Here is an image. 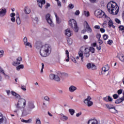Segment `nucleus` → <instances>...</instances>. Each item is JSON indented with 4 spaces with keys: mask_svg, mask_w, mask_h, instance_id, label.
Masks as SVG:
<instances>
[{
    "mask_svg": "<svg viewBox=\"0 0 124 124\" xmlns=\"http://www.w3.org/2000/svg\"><path fill=\"white\" fill-rule=\"evenodd\" d=\"M67 41L68 44L69 45H71V44H72V39H68L67 40Z\"/></svg>",
    "mask_w": 124,
    "mask_h": 124,
    "instance_id": "nucleus-39",
    "label": "nucleus"
},
{
    "mask_svg": "<svg viewBox=\"0 0 124 124\" xmlns=\"http://www.w3.org/2000/svg\"><path fill=\"white\" fill-rule=\"evenodd\" d=\"M84 25L86 27V29L87 30L88 32L91 33L93 31L92 30V28H91V27H90V25L88 23V22L85 21Z\"/></svg>",
    "mask_w": 124,
    "mask_h": 124,
    "instance_id": "nucleus-16",
    "label": "nucleus"
},
{
    "mask_svg": "<svg viewBox=\"0 0 124 124\" xmlns=\"http://www.w3.org/2000/svg\"><path fill=\"white\" fill-rule=\"evenodd\" d=\"M88 86H89L90 88H95L96 87L95 84L91 80L88 81Z\"/></svg>",
    "mask_w": 124,
    "mask_h": 124,
    "instance_id": "nucleus-21",
    "label": "nucleus"
},
{
    "mask_svg": "<svg viewBox=\"0 0 124 124\" xmlns=\"http://www.w3.org/2000/svg\"><path fill=\"white\" fill-rule=\"evenodd\" d=\"M16 70L19 71L20 69H24V65L23 64L19 65L16 67Z\"/></svg>",
    "mask_w": 124,
    "mask_h": 124,
    "instance_id": "nucleus-27",
    "label": "nucleus"
},
{
    "mask_svg": "<svg viewBox=\"0 0 124 124\" xmlns=\"http://www.w3.org/2000/svg\"><path fill=\"white\" fill-rule=\"evenodd\" d=\"M2 74H3L4 76L6 79H9V78H10L9 76L5 74L4 72L3 73H2Z\"/></svg>",
    "mask_w": 124,
    "mask_h": 124,
    "instance_id": "nucleus-44",
    "label": "nucleus"
},
{
    "mask_svg": "<svg viewBox=\"0 0 124 124\" xmlns=\"http://www.w3.org/2000/svg\"><path fill=\"white\" fill-rule=\"evenodd\" d=\"M113 97L114 99H117V98H119V95L117 94H114L113 95Z\"/></svg>",
    "mask_w": 124,
    "mask_h": 124,
    "instance_id": "nucleus-45",
    "label": "nucleus"
},
{
    "mask_svg": "<svg viewBox=\"0 0 124 124\" xmlns=\"http://www.w3.org/2000/svg\"><path fill=\"white\" fill-rule=\"evenodd\" d=\"M36 49L40 50V55L42 57H47L51 54L52 48L49 45L43 46L42 44L39 43L36 45Z\"/></svg>",
    "mask_w": 124,
    "mask_h": 124,
    "instance_id": "nucleus-1",
    "label": "nucleus"
},
{
    "mask_svg": "<svg viewBox=\"0 0 124 124\" xmlns=\"http://www.w3.org/2000/svg\"><path fill=\"white\" fill-rule=\"evenodd\" d=\"M24 12L25 14H30V13H31V9L26 7L24 10Z\"/></svg>",
    "mask_w": 124,
    "mask_h": 124,
    "instance_id": "nucleus-28",
    "label": "nucleus"
},
{
    "mask_svg": "<svg viewBox=\"0 0 124 124\" xmlns=\"http://www.w3.org/2000/svg\"><path fill=\"white\" fill-rule=\"evenodd\" d=\"M11 20L12 21V22H13V23H15V22L16 21L15 17H12L11 18Z\"/></svg>",
    "mask_w": 124,
    "mask_h": 124,
    "instance_id": "nucleus-61",
    "label": "nucleus"
},
{
    "mask_svg": "<svg viewBox=\"0 0 124 124\" xmlns=\"http://www.w3.org/2000/svg\"><path fill=\"white\" fill-rule=\"evenodd\" d=\"M115 21L117 24H121V20L118 18H115Z\"/></svg>",
    "mask_w": 124,
    "mask_h": 124,
    "instance_id": "nucleus-52",
    "label": "nucleus"
},
{
    "mask_svg": "<svg viewBox=\"0 0 124 124\" xmlns=\"http://www.w3.org/2000/svg\"><path fill=\"white\" fill-rule=\"evenodd\" d=\"M31 119H29V120H26V124H31Z\"/></svg>",
    "mask_w": 124,
    "mask_h": 124,
    "instance_id": "nucleus-54",
    "label": "nucleus"
},
{
    "mask_svg": "<svg viewBox=\"0 0 124 124\" xmlns=\"http://www.w3.org/2000/svg\"><path fill=\"white\" fill-rule=\"evenodd\" d=\"M98 42L99 44V45H101L103 43V41H102L100 39L98 40Z\"/></svg>",
    "mask_w": 124,
    "mask_h": 124,
    "instance_id": "nucleus-56",
    "label": "nucleus"
},
{
    "mask_svg": "<svg viewBox=\"0 0 124 124\" xmlns=\"http://www.w3.org/2000/svg\"><path fill=\"white\" fill-rule=\"evenodd\" d=\"M23 42L24 44H25V43L28 42V38H27V37H25L23 39Z\"/></svg>",
    "mask_w": 124,
    "mask_h": 124,
    "instance_id": "nucleus-49",
    "label": "nucleus"
},
{
    "mask_svg": "<svg viewBox=\"0 0 124 124\" xmlns=\"http://www.w3.org/2000/svg\"><path fill=\"white\" fill-rule=\"evenodd\" d=\"M95 16L97 17V18H102L103 16H104V12L100 10H97L94 13Z\"/></svg>",
    "mask_w": 124,
    "mask_h": 124,
    "instance_id": "nucleus-9",
    "label": "nucleus"
},
{
    "mask_svg": "<svg viewBox=\"0 0 124 124\" xmlns=\"http://www.w3.org/2000/svg\"><path fill=\"white\" fill-rule=\"evenodd\" d=\"M108 11L112 15H117L119 13V6L114 1L109 2L107 6Z\"/></svg>",
    "mask_w": 124,
    "mask_h": 124,
    "instance_id": "nucleus-3",
    "label": "nucleus"
},
{
    "mask_svg": "<svg viewBox=\"0 0 124 124\" xmlns=\"http://www.w3.org/2000/svg\"><path fill=\"white\" fill-rule=\"evenodd\" d=\"M69 112L70 113V115H71V116H73V115H74V113H75V110L72 108H70L69 109Z\"/></svg>",
    "mask_w": 124,
    "mask_h": 124,
    "instance_id": "nucleus-29",
    "label": "nucleus"
},
{
    "mask_svg": "<svg viewBox=\"0 0 124 124\" xmlns=\"http://www.w3.org/2000/svg\"><path fill=\"white\" fill-rule=\"evenodd\" d=\"M37 5L40 7V8L42 9L43 4L46 3L45 0H36Z\"/></svg>",
    "mask_w": 124,
    "mask_h": 124,
    "instance_id": "nucleus-12",
    "label": "nucleus"
},
{
    "mask_svg": "<svg viewBox=\"0 0 124 124\" xmlns=\"http://www.w3.org/2000/svg\"><path fill=\"white\" fill-rule=\"evenodd\" d=\"M44 68V63H42V68L41 70V73H42V72H43V69Z\"/></svg>",
    "mask_w": 124,
    "mask_h": 124,
    "instance_id": "nucleus-58",
    "label": "nucleus"
},
{
    "mask_svg": "<svg viewBox=\"0 0 124 124\" xmlns=\"http://www.w3.org/2000/svg\"><path fill=\"white\" fill-rule=\"evenodd\" d=\"M36 124H41V121L39 118L36 119Z\"/></svg>",
    "mask_w": 124,
    "mask_h": 124,
    "instance_id": "nucleus-40",
    "label": "nucleus"
},
{
    "mask_svg": "<svg viewBox=\"0 0 124 124\" xmlns=\"http://www.w3.org/2000/svg\"><path fill=\"white\" fill-rule=\"evenodd\" d=\"M2 74H3L4 76L6 79H9V78H10L9 76L5 74L4 72L3 73H2Z\"/></svg>",
    "mask_w": 124,
    "mask_h": 124,
    "instance_id": "nucleus-43",
    "label": "nucleus"
},
{
    "mask_svg": "<svg viewBox=\"0 0 124 124\" xmlns=\"http://www.w3.org/2000/svg\"><path fill=\"white\" fill-rule=\"evenodd\" d=\"M109 112H111V113H113V114H116V113H118V110L116 109V108L114 106L109 109Z\"/></svg>",
    "mask_w": 124,
    "mask_h": 124,
    "instance_id": "nucleus-24",
    "label": "nucleus"
},
{
    "mask_svg": "<svg viewBox=\"0 0 124 124\" xmlns=\"http://www.w3.org/2000/svg\"><path fill=\"white\" fill-rule=\"evenodd\" d=\"M113 43V41L112 40H108V44H109V45H112V44Z\"/></svg>",
    "mask_w": 124,
    "mask_h": 124,
    "instance_id": "nucleus-51",
    "label": "nucleus"
},
{
    "mask_svg": "<svg viewBox=\"0 0 124 124\" xmlns=\"http://www.w3.org/2000/svg\"><path fill=\"white\" fill-rule=\"evenodd\" d=\"M88 124H98V121L96 119H90L87 122Z\"/></svg>",
    "mask_w": 124,
    "mask_h": 124,
    "instance_id": "nucleus-19",
    "label": "nucleus"
},
{
    "mask_svg": "<svg viewBox=\"0 0 124 124\" xmlns=\"http://www.w3.org/2000/svg\"><path fill=\"white\" fill-rule=\"evenodd\" d=\"M91 100L92 98L91 96H88L84 101V103H85V105H87L88 107H91V106H93V101H91Z\"/></svg>",
    "mask_w": 124,
    "mask_h": 124,
    "instance_id": "nucleus-8",
    "label": "nucleus"
},
{
    "mask_svg": "<svg viewBox=\"0 0 124 124\" xmlns=\"http://www.w3.org/2000/svg\"><path fill=\"white\" fill-rule=\"evenodd\" d=\"M72 34V32L70 31V29H67L65 30V35L68 36V37H70Z\"/></svg>",
    "mask_w": 124,
    "mask_h": 124,
    "instance_id": "nucleus-17",
    "label": "nucleus"
},
{
    "mask_svg": "<svg viewBox=\"0 0 124 124\" xmlns=\"http://www.w3.org/2000/svg\"><path fill=\"white\" fill-rule=\"evenodd\" d=\"M3 54H4V51L3 50H0V55H2V57H3Z\"/></svg>",
    "mask_w": 124,
    "mask_h": 124,
    "instance_id": "nucleus-62",
    "label": "nucleus"
},
{
    "mask_svg": "<svg viewBox=\"0 0 124 124\" xmlns=\"http://www.w3.org/2000/svg\"><path fill=\"white\" fill-rule=\"evenodd\" d=\"M108 101L111 102L113 100V99L110 96H108Z\"/></svg>",
    "mask_w": 124,
    "mask_h": 124,
    "instance_id": "nucleus-55",
    "label": "nucleus"
},
{
    "mask_svg": "<svg viewBox=\"0 0 124 124\" xmlns=\"http://www.w3.org/2000/svg\"><path fill=\"white\" fill-rule=\"evenodd\" d=\"M107 18H108V21H109L108 23V27L109 28H111V27L113 26V21H112V20H111V19H110V17L107 16Z\"/></svg>",
    "mask_w": 124,
    "mask_h": 124,
    "instance_id": "nucleus-23",
    "label": "nucleus"
},
{
    "mask_svg": "<svg viewBox=\"0 0 124 124\" xmlns=\"http://www.w3.org/2000/svg\"><path fill=\"white\" fill-rule=\"evenodd\" d=\"M100 31L102 33L105 32V29H104L103 28H101L100 29Z\"/></svg>",
    "mask_w": 124,
    "mask_h": 124,
    "instance_id": "nucleus-64",
    "label": "nucleus"
},
{
    "mask_svg": "<svg viewBox=\"0 0 124 124\" xmlns=\"http://www.w3.org/2000/svg\"><path fill=\"white\" fill-rule=\"evenodd\" d=\"M123 101H124V96L119 99L116 100L115 103L116 104H120V103L123 102Z\"/></svg>",
    "mask_w": 124,
    "mask_h": 124,
    "instance_id": "nucleus-22",
    "label": "nucleus"
},
{
    "mask_svg": "<svg viewBox=\"0 0 124 124\" xmlns=\"http://www.w3.org/2000/svg\"><path fill=\"white\" fill-rule=\"evenodd\" d=\"M27 115H28V112H27L26 110H23L22 112V116H27Z\"/></svg>",
    "mask_w": 124,
    "mask_h": 124,
    "instance_id": "nucleus-37",
    "label": "nucleus"
},
{
    "mask_svg": "<svg viewBox=\"0 0 124 124\" xmlns=\"http://www.w3.org/2000/svg\"><path fill=\"white\" fill-rule=\"evenodd\" d=\"M11 93L12 95L15 96L16 98H19L17 104H16V108L17 109H24L26 107V99L21 98V96L14 91H12Z\"/></svg>",
    "mask_w": 124,
    "mask_h": 124,
    "instance_id": "nucleus-2",
    "label": "nucleus"
},
{
    "mask_svg": "<svg viewBox=\"0 0 124 124\" xmlns=\"http://www.w3.org/2000/svg\"><path fill=\"white\" fill-rule=\"evenodd\" d=\"M108 37H109V36H108V35L106 34H104L103 35V38L104 40H107V39H108Z\"/></svg>",
    "mask_w": 124,
    "mask_h": 124,
    "instance_id": "nucleus-38",
    "label": "nucleus"
},
{
    "mask_svg": "<svg viewBox=\"0 0 124 124\" xmlns=\"http://www.w3.org/2000/svg\"><path fill=\"white\" fill-rule=\"evenodd\" d=\"M84 55L86 58H89L91 53H90L89 48L85 46H82L80 49V51L78 52V56L81 58L82 62H84Z\"/></svg>",
    "mask_w": 124,
    "mask_h": 124,
    "instance_id": "nucleus-4",
    "label": "nucleus"
},
{
    "mask_svg": "<svg viewBox=\"0 0 124 124\" xmlns=\"http://www.w3.org/2000/svg\"><path fill=\"white\" fill-rule=\"evenodd\" d=\"M119 59L122 62H124V56L123 54H122L121 57H119Z\"/></svg>",
    "mask_w": 124,
    "mask_h": 124,
    "instance_id": "nucleus-36",
    "label": "nucleus"
},
{
    "mask_svg": "<svg viewBox=\"0 0 124 124\" xmlns=\"http://www.w3.org/2000/svg\"><path fill=\"white\" fill-rule=\"evenodd\" d=\"M67 59H66V61L69 62V52H68V50H66L65 51Z\"/></svg>",
    "mask_w": 124,
    "mask_h": 124,
    "instance_id": "nucleus-32",
    "label": "nucleus"
},
{
    "mask_svg": "<svg viewBox=\"0 0 124 124\" xmlns=\"http://www.w3.org/2000/svg\"><path fill=\"white\" fill-rule=\"evenodd\" d=\"M106 106L108 109H109V110L110 109H111V108H113L114 107L113 105L111 104L110 105L107 104L106 105Z\"/></svg>",
    "mask_w": 124,
    "mask_h": 124,
    "instance_id": "nucleus-34",
    "label": "nucleus"
},
{
    "mask_svg": "<svg viewBox=\"0 0 124 124\" xmlns=\"http://www.w3.org/2000/svg\"><path fill=\"white\" fill-rule=\"evenodd\" d=\"M51 6V5L50 4V3H46V5L45 6L46 9H48V7H50V6Z\"/></svg>",
    "mask_w": 124,
    "mask_h": 124,
    "instance_id": "nucleus-47",
    "label": "nucleus"
},
{
    "mask_svg": "<svg viewBox=\"0 0 124 124\" xmlns=\"http://www.w3.org/2000/svg\"><path fill=\"white\" fill-rule=\"evenodd\" d=\"M96 37L98 40L100 39V37H101V35L100 34H97L96 35Z\"/></svg>",
    "mask_w": 124,
    "mask_h": 124,
    "instance_id": "nucleus-60",
    "label": "nucleus"
},
{
    "mask_svg": "<svg viewBox=\"0 0 124 124\" xmlns=\"http://www.w3.org/2000/svg\"><path fill=\"white\" fill-rule=\"evenodd\" d=\"M2 74H3L4 76L6 79H9V78H10L9 76L5 74L4 72L3 73H2Z\"/></svg>",
    "mask_w": 124,
    "mask_h": 124,
    "instance_id": "nucleus-42",
    "label": "nucleus"
},
{
    "mask_svg": "<svg viewBox=\"0 0 124 124\" xmlns=\"http://www.w3.org/2000/svg\"><path fill=\"white\" fill-rule=\"evenodd\" d=\"M68 6L69 8H71V9H72L74 8V5L72 4H70Z\"/></svg>",
    "mask_w": 124,
    "mask_h": 124,
    "instance_id": "nucleus-57",
    "label": "nucleus"
},
{
    "mask_svg": "<svg viewBox=\"0 0 124 124\" xmlns=\"http://www.w3.org/2000/svg\"><path fill=\"white\" fill-rule=\"evenodd\" d=\"M7 120L2 114L0 113V124H6Z\"/></svg>",
    "mask_w": 124,
    "mask_h": 124,
    "instance_id": "nucleus-11",
    "label": "nucleus"
},
{
    "mask_svg": "<svg viewBox=\"0 0 124 124\" xmlns=\"http://www.w3.org/2000/svg\"><path fill=\"white\" fill-rule=\"evenodd\" d=\"M44 99L45 100H46V101H50V98L48 96H45Z\"/></svg>",
    "mask_w": 124,
    "mask_h": 124,
    "instance_id": "nucleus-53",
    "label": "nucleus"
},
{
    "mask_svg": "<svg viewBox=\"0 0 124 124\" xmlns=\"http://www.w3.org/2000/svg\"><path fill=\"white\" fill-rule=\"evenodd\" d=\"M117 93L118 94H122V93H123V90L120 89L118 90Z\"/></svg>",
    "mask_w": 124,
    "mask_h": 124,
    "instance_id": "nucleus-50",
    "label": "nucleus"
},
{
    "mask_svg": "<svg viewBox=\"0 0 124 124\" xmlns=\"http://www.w3.org/2000/svg\"><path fill=\"white\" fill-rule=\"evenodd\" d=\"M69 26L71 27L72 29L75 31V32H78L79 28L77 26V22L74 19H71L69 21Z\"/></svg>",
    "mask_w": 124,
    "mask_h": 124,
    "instance_id": "nucleus-6",
    "label": "nucleus"
},
{
    "mask_svg": "<svg viewBox=\"0 0 124 124\" xmlns=\"http://www.w3.org/2000/svg\"><path fill=\"white\" fill-rule=\"evenodd\" d=\"M119 31H124V26L123 25H121L119 27Z\"/></svg>",
    "mask_w": 124,
    "mask_h": 124,
    "instance_id": "nucleus-46",
    "label": "nucleus"
},
{
    "mask_svg": "<svg viewBox=\"0 0 124 124\" xmlns=\"http://www.w3.org/2000/svg\"><path fill=\"white\" fill-rule=\"evenodd\" d=\"M21 19H20V16H19V15H16V23L17 25H21Z\"/></svg>",
    "mask_w": 124,
    "mask_h": 124,
    "instance_id": "nucleus-25",
    "label": "nucleus"
},
{
    "mask_svg": "<svg viewBox=\"0 0 124 124\" xmlns=\"http://www.w3.org/2000/svg\"><path fill=\"white\" fill-rule=\"evenodd\" d=\"M90 52H91V53H94V48L93 47H90V48H89Z\"/></svg>",
    "mask_w": 124,
    "mask_h": 124,
    "instance_id": "nucleus-41",
    "label": "nucleus"
},
{
    "mask_svg": "<svg viewBox=\"0 0 124 124\" xmlns=\"http://www.w3.org/2000/svg\"><path fill=\"white\" fill-rule=\"evenodd\" d=\"M62 74L61 73H57L56 74H50L49 75V79L50 80H54L56 82H60L61 78H62Z\"/></svg>",
    "mask_w": 124,
    "mask_h": 124,
    "instance_id": "nucleus-5",
    "label": "nucleus"
},
{
    "mask_svg": "<svg viewBox=\"0 0 124 124\" xmlns=\"http://www.w3.org/2000/svg\"><path fill=\"white\" fill-rule=\"evenodd\" d=\"M94 29H96L97 30H99L100 29V26L99 25H96L94 26Z\"/></svg>",
    "mask_w": 124,
    "mask_h": 124,
    "instance_id": "nucleus-63",
    "label": "nucleus"
},
{
    "mask_svg": "<svg viewBox=\"0 0 124 124\" xmlns=\"http://www.w3.org/2000/svg\"><path fill=\"white\" fill-rule=\"evenodd\" d=\"M61 116L62 118V120H63V121H67V119H68L67 117L64 116V115L62 114H61Z\"/></svg>",
    "mask_w": 124,
    "mask_h": 124,
    "instance_id": "nucleus-33",
    "label": "nucleus"
},
{
    "mask_svg": "<svg viewBox=\"0 0 124 124\" xmlns=\"http://www.w3.org/2000/svg\"><path fill=\"white\" fill-rule=\"evenodd\" d=\"M109 70V66L108 65H106L105 67L102 68V74H105V73L107 72V75H108L109 74V72L108 71Z\"/></svg>",
    "mask_w": 124,
    "mask_h": 124,
    "instance_id": "nucleus-15",
    "label": "nucleus"
},
{
    "mask_svg": "<svg viewBox=\"0 0 124 124\" xmlns=\"http://www.w3.org/2000/svg\"><path fill=\"white\" fill-rule=\"evenodd\" d=\"M6 15V9L2 8L0 9V17H3Z\"/></svg>",
    "mask_w": 124,
    "mask_h": 124,
    "instance_id": "nucleus-14",
    "label": "nucleus"
},
{
    "mask_svg": "<svg viewBox=\"0 0 124 124\" xmlns=\"http://www.w3.org/2000/svg\"><path fill=\"white\" fill-rule=\"evenodd\" d=\"M86 66L88 69H92V70H95V69H96V66L93 63H88Z\"/></svg>",
    "mask_w": 124,
    "mask_h": 124,
    "instance_id": "nucleus-13",
    "label": "nucleus"
},
{
    "mask_svg": "<svg viewBox=\"0 0 124 124\" xmlns=\"http://www.w3.org/2000/svg\"><path fill=\"white\" fill-rule=\"evenodd\" d=\"M83 14L86 16V17H89L90 12L88 11H84L83 12Z\"/></svg>",
    "mask_w": 124,
    "mask_h": 124,
    "instance_id": "nucleus-30",
    "label": "nucleus"
},
{
    "mask_svg": "<svg viewBox=\"0 0 124 124\" xmlns=\"http://www.w3.org/2000/svg\"><path fill=\"white\" fill-rule=\"evenodd\" d=\"M15 15H16V14H15V13H11V14L10 15V17H12V18H13V17H14V16H15Z\"/></svg>",
    "mask_w": 124,
    "mask_h": 124,
    "instance_id": "nucleus-59",
    "label": "nucleus"
},
{
    "mask_svg": "<svg viewBox=\"0 0 124 124\" xmlns=\"http://www.w3.org/2000/svg\"><path fill=\"white\" fill-rule=\"evenodd\" d=\"M21 17L22 19H28V18H29L28 16H27V15H26L25 14H22L21 15Z\"/></svg>",
    "mask_w": 124,
    "mask_h": 124,
    "instance_id": "nucleus-31",
    "label": "nucleus"
},
{
    "mask_svg": "<svg viewBox=\"0 0 124 124\" xmlns=\"http://www.w3.org/2000/svg\"><path fill=\"white\" fill-rule=\"evenodd\" d=\"M22 57H19L17 59L16 62H13V65L14 66H17V64H20L21 63V62H22Z\"/></svg>",
    "mask_w": 124,
    "mask_h": 124,
    "instance_id": "nucleus-18",
    "label": "nucleus"
},
{
    "mask_svg": "<svg viewBox=\"0 0 124 124\" xmlns=\"http://www.w3.org/2000/svg\"><path fill=\"white\" fill-rule=\"evenodd\" d=\"M77 90V88L74 85H71L69 87V91L70 93H74Z\"/></svg>",
    "mask_w": 124,
    "mask_h": 124,
    "instance_id": "nucleus-20",
    "label": "nucleus"
},
{
    "mask_svg": "<svg viewBox=\"0 0 124 124\" xmlns=\"http://www.w3.org/2000/svg\"><path fill=\"white\" fill-rule=\"evenodd\" d=\"M46 18L47 23L50 24V26H51V27H53L54 23H53V21H52V19L50 18V14H47L46 16Z\"/></svg>",
    "mask_w": 124,
    "mask_h": 124,
    "instance_id": "nucleus-10",
    "label": "nucleus"
},
{
    "mask_svg": "<svg viewBox=\"0 0 124 124\" xmlns=\"http://www.w3.org/2000/svg\"><path fill=\"white\" fill-rule=\"evenodd\" d=\"M24 45H25V46H28L30 48H32V46L31 45V43L30 42H27L26 43L24 44Z\"/></svg>",
    "mask_w": 124,
    "mask_h": 124,
    "instance_id": "nucleus-35",
    "label": "nucleus"
},
{
    "mask_svg": "<svg viewBox=\"0 0 124 124\" xmlns=\"http://www.w3.org/2000/svg\"><path fill=\"white\" fill-rule=\"evenodd\" d=\"M80 14V11H79V10H77L75 13V15L76 16H78Z\"/></svg>",
    "mask_w": 124,
    "mask_h": 124,
    "instance_id": "nucleus-48",
    "label": "nucleus"
},
{
    "mask_svg": "<svg viewBox=\"0 0 124 124\" xmlns=\"http://www.w3.org/2000/svg\"><path fill=\"white\" fill-rule=\"evenodd\" d=\"M54 15L56 17V22H57V24H60L61 21V19H60V17H59V16H58V15H57L56 13H55Z\"/></svg>",
    "mask_w": 124,
    "mask_h": 124,
    "instance_id": "nucleus-26",
    "label": "nucleus"
},
{
    "mask_svg": "<svg viewBox=\"0 0 124 124\" xmlns=\"http://www.w3.org/2000/svg\"><path fill=\"white\" fill-rule=\"evenodd\" d=\"M26 108L28 111H31L32 109L35 108V106H34V102L33 101H29L27 103Z\"/></svg>",
    "mask_w": 124,
    "mask_h": 124,
    "instance_id": "nucleus-7",
    "label": "nucleus"
}]
</instances>
